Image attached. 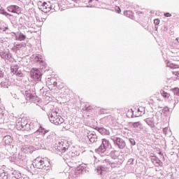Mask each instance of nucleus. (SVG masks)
Wrapping results in <instances>:
<instances>
[{
	"instance_id": "nucleus-39",
	"label": "nucleus",
	"mask_w": 179,
	"mask_h": 179,
	"mask_svg": "<svg viewBox=\"0 0 179 179\" xmlns=\"http://www.w3.org/2000/svg\"><path fill=\"white\" fill-rule=\"evenodd\" d=\"M23 47V44H16L14 45V50H20V48H22Z\"/></svg>"
},
{
	"instance_id": "nucleus-52",
	"label": "nucleus",
	"mask_w": 179,
	"mask_h": 179,
	"mask_svg": "<svg viewBox=\"0 0 179 179\" xmlns=\"http://www.w3.org/2000/svg\"><path fill=\"white\" fill-rule=\"evenodd\" d=\"M4 16H12V15L6 12V13L4 14Z\"/></svg>"
},
{
	"instance_id": "nucleus-16",
	"label": "nucleus",
	"mask_w": 179,
	"mask_h": 179,
	"mask_svg": "<svg viewBox=\"0 0 179 179\" xmlns=\"http://www.w3.org/2000/svg\"><path fill=\"white\" fill-rule=\"evenodd\" d=\"M31 58L34 62H39V64H42L43 66L45 65V62L43 60V56L41 55H34Z\"/></svg>"
},
{
	"instance_id": "nucleus-51",
	"label": "nucleus",
	"mask_w": 179,
	"mask_h": 179,
	"mask_svg": "<svg viewBox=\"0 0 179 179\" xmlns=\"http://www.w3.org/2000/svg\"><path fill=\"white\" fill-rule=\"evenodd\" d=\"M6 13V11H5V10H0V13H1V15H5Z\"/></svg>"
},
{
	"instance_id": "nucleus-27",
	"label": "nucleus",
	"mask_w": 179,
	"mask_h": 179,
	"mask_svg": "<svg viewBox=\"0 0 179 179\" xmlns=\"http://www.w3.org/2000/svg\"><path fill=\"white\" fill-rule=\"evenodd\" d=\"M17 159L21 163H24L26 162V154L22 151L18 154Z\"/></svg>"
},
{
	"instance_id": "nucleus-41",
	"label": "nucleus",
	"mask_w": 179,
	"mask_h": 179,
	"mask_svg": "<svg viewBox=\"0 0 179 179\" xmlns=\"http://www.w3.org/2000/svg\"><path fill=\"white\" fill-rule=\"evenodd\" d=\"M129 142L133 146H135V145H136V143L135 142V140L134 138H130Z\"/></svg>"
},
{
	"instance_id": "nucleus-50",
	"label": "nucleus",
	"mask_w": 179,
	"mask_h": 179,
	"mask_svg": "<svg viewBox=\"0 0 179 179\" xmlns=\"http://www.w3.org/2000/svg\"><path fill=\"white\" fill-rule=\"evenodd\" d=\"M5 41H6V39H5L4 38H0V43H5Z\"/></svg>"
},
{
	"instance_id": "nucleus-42",
	"label": "nucleus",
	"mask_w": 179,
	"mask_h": 179,
	"mask_svg": "<svg viewBox=\"0 0 179 179\" xmlns=\"http://www.w3.org/2000/svg\"><path fill=\"white\" fill-rule=\"evenodd\" d=\"M169 127H165L163 129V132L165 135H167V134H169Z\"/></svg>"
},
{
	"instance_id": "nucleus-44",
	"label": "nucleus",
	"mask_w": 179,
	"mask_h": 179,
	"mask_svg": "<svg viewBox=\"0 0 179 179\" xmlns=\"http://www.w3.org/2000/svg\"><path fill=\"white\" fill-rule=\"evenodd\" d=\"M154 23H155V25H159V24H160V20H159V19H155V20H154Z\"/></svg>"
},
{
	"instance_id": "nucleus-6",
	"label": "nucleus",
	"mask_w": 179,
	"mask_h": 179,
	"mask_svg": "<svg viewBox=\"0 0 179 179\" xmlns=\"http://www.w3.org/2000/svg\"><path fill=\"white\" fill-rule=\"evenodd\" d=\"M102 166H99L96 168V172L98 174H103V173L108 171L111 161L108 159H105L102 160Z\"/></svg>"
},
{
	"instance_id": "nucleus-40",
	"label": "nucleus",
	"mask_w": 179,
	"mask_h": 179,
	"mask_svg": "<svg viewBox=\"0 0 179 179\" xmlns=\"http://www.w3.org/2000/svg\"><path fill=\"white\" fill-rule=\"evenodd\" d=\"M138 113H140L138 114V115H142V114H145V113H143V108H139L138 109Z\"/></svg>"
},
{
	"instance_id": "nucleus-53",
	"label": "nucleus",
	"mask_w": 179,
	"mask_h": 179,
	"mask_svg": "<svg viewBox=\"0 0 179 179\" xmlns=\"http://www.w3.org/2000/svg\"><path fill=\"white\" fill-rule=\"evenodd\" d=\"M3 73H2V71L0 70V78H3Z\"/></svg>"
},
{
	"instance_id": "nucleus-13",
	"label": "nucleus",
	"mask_w": 179,
	"mask_h": 179,
	"mask_svg": "<svg viewBox=\"0 0 179 179\" xmlns=\"http://www.w3.org/2000/svg\"><path fill=\"white\" fill-rule=\"evenodd\" d=\"M10 71L11 73L16 75V76H18L19 78H22L23 76V73L19 71V66L17 65L11 66Z\"/></svg>"
},
{
	"instance_id": "nucleus-8",
	"label": "nucleus",
	"mask_w": 179,
	"mask_h": 179,
	"mask_svg": "<svg viewBox=\"0 0 179 179\" xmlns=\"http://www.w3.org/2000/svg\"><path fill=\"white\" fill-rule=\"evenodd\" d=\"M111 141H113L115 146H117L119 149H124L126 146L125 141L120 137L115 136H110Z\"/></svg>"
},
{
	"instance_id": "nucleus-36",
	"label": "nucleus",
	"mask_w": 179,
	"mask_h": 179,
	"mask_svg": "<svg viewBox=\"0 0 179 179\" xmlns=\"http://www.w3.org/2000/svg\"><path fill=\"white\" fill-rule=\"evenodd\" d=\"M21 122H22V127H23V128H24L26 127V124L28 123L27 118L22 117Z\"/></svg>"
},
{
	"instance_id": "nucleus-20",
	"label": "nucleus",
	"mask_w": 179,
	"mask_h": 179,
	"mask_svg": "<svg viewBox=\"0 0 179 179\" xmlns=\"http://www.w3.org/2000/svg\"><path fill=\"white\" fill-rule=\"evenodd\" d=\"M129 125L131 128H134V129H143V128L141 122H130Z\"/></svg>"
},
{
	"instance_id": "nucleus-10",
	"label": "nucleus",
	"mask_w": 179,
	"mask_h": 179,
	"mask_svg": "<svg viewBox=\"0 0 179 179\" xmlns=\"http://www.w3.org/2000/svg\"><path fill=\"white\" fill-rule=\"evenodd\" d=\"M111 146L110 141L106 138L102 139V143L98 148L99 153H104Z\"/></svg>"
},
{
	"instance_id": "nucleus-18",
	"label": "nucleus",
	"mask_w": 179,
	"mask_h": 179,
	"mask_svg": "<svg viewBox=\"0 0 179 179\" xmlns=\"http://www.w3.org/2000/svg\"><path fill=\"white\" fill-rule=\"evenodd\" d=\"M46 85L48 86H53V87H55L57 86V78L54 77H50L46 80Z\"/></svg>"
},
{
	"instance_id": "nucleus-47",
	"label": "nucleus",
	"mask_w": 179,
	"mask_h": 179,
	"mask_svg": "<svg viewBox=\"0 0 179 179\" xmlns=\"http://www.w3.org/2000/svg\"><path fill=\"white\" fill-rule=\"evenodd\" d=\"M164 16L165 17H171V14H170V13H166Z\"/></svg>"
},
{
	"instance_id": "nucleus-25",
	"label": "nucleus",
	"mask_w": 179,
	"mask_h": 179,
	"mask_svg": "<svg viewBox=\"0 0 179 179\" xmlns=\"http://www.w3.org/2000/svg\"><path fill=\"white\" fill-rule=\"evenodd\" d=\"M97 131L101 135H110V131L104 127H98Z\"/></svg>"
},
{
	"instance_id": "nucleus-59",
	"label": "nucleus",
	"mask_w": 179,
	"mask_h": 179,
	"mask_svg": "<svg viewBox=\"0 0 179 179\" xmlns=\"http://www.w3.org/2000/svg\"><path fill=\"white\" fill-rule=\"evenodd\" d=\"M74 2H76V1H78V0H73Z\"/></svg>"
},
{
	"instance_id": "nucleus-2",
	"label": "nucleus",
	"mask_w": 179,
	"mask_h": 179,
	"mask_svg": "<svg viewBox=\"0 0 179 179\" xmlns=\"http://www.w3.org/2000/svg\"><path fill=\"white\" fill-rule=\"evenodd\" d=\"M58 111V109H52V111L49 112L48 114L49 120L55 125H61V124H64L65 122V120L59 115Z\"/></svg>"
},
{
	"instance_id": "nucleus-11",
	"label": "nucleus",
	"mask_w": 179,
	"mask_h": 179,
	"mask_svg": "<svg viewBox=\"0 0 179 179\" xmlns=\"http://www.w3.org/2000/svg\"><path fill=\"white\" fill-rule=\"evenodd\" d=\"M7 10L12 13H16L17 15H20V13H22V8L16 5L9 6L7 8Z\"/></svg>"
},
{
	"instance_id": "nucleus-56",
	"label": "nucleus",
	"mask_w": 179,
	"mask_h": 179,
	"mask_svg": "<svg viewBox=\"0 0 179 179\" xmlns=\"http://www.w3.org/2000/svg\"><path fill=\"white\" fill-rule=\"evenodd\" d=\"M35 128H36V124H34V129H33L34 131H36V129H35Z\"/></svg>"
},
{
	"instance_id": "nucleus-26",
	"label": "nucleus",
	"mask_w": 179,
	"mask_h": 179,
	"mask_svg": "<svg viewBox=\"0 0 179 179\" xmlns=\"http://www.w3.org/2000/svg\"><path fill=\"white\" fill-rule=\"evenodd\" d=\"M22 117H19L17 120H16V129L18 131H23V127L22 126Z\"/></svg>"
},
{
	"instance_id": "nucleus-17",
	"label": "nucleus",
	"mask_w": 179,
	"mask_h": 179,
	"mask_svg": "<svg viewBox=\"0 0 179 179\" xmlns=\"http://www.w3.org/2000/svg\"><path fill=\"white\" fill-rule=\"evenodd\" d=\"M12 179H24V175H22L19 171L14 170L11 173Z\"/></svg>"
},
{
	"instance_id": "nucleus-19",
	"label": "nucleus",
	"mask_w": 179,
	"mask_h": 179,
	"mask_svg": "<svg viewBox=\"0 0 179 179\" xmlns=\"http://www.w3.org/2000/svg\"><path fill=\"white\" fill-rule=\"evenodd\" d=\"M69 145H66V143L61 142L59 143V145L57 146L58 150L59 152H62V153H64V152H66L68 150Z\"/></svg>"
},
{
	"instance_id": "nucleus-3",
	"label": "nucleus",
	"mask_w": 179,
	"mask_h": 179,
	"mask_svg": "<svg viewBox=\"0 0 179 179\" xmlns=\"http://www.w3.org/2000/svg\"><path fill=\"white\" fill-rule=\"evenodd\" d=\"M32 166L35 169L50 170L51 164H50V159L48 158L37 157L33 161Z\"/></svg>"
},
{
	"instance_id": "nucleus-4",
	"label": "nucleus",
	"mask_w": 179,
	"mask_h": 179,
	"mask_svg": "<svg viewBox=\"0 0 179 179\" xmlns=\"http://www.w3.org/2000/svg\"><path fill=\"white\" fill-rule=\"evenodd\" d=\"M34 136H36L38 138L43 136L44 141H51V138L54 136V133H48V131L45 130V129L40 127L34 132Z\"/></svg>"
},
{
	"instance_id": "nucleus-37",
	"label": "nucleus",
	"mask_w": 179,
	"mask_h": 179,
	"mask_svg": "<svg viewBox=\"0 0 179 179\" xmlns=\"http://www.w3.org/2000/svg\"><path fill=\"white\" fill-rule=\"evenodd\" d=\"M124 15L127 16V17H132L133 16V14H132V11L131 10H127V11H125L124 13Z\"/></svg>"
},
{
	"instance_id": "nucleus-31",
	"label": "nucleus",
	"mask_w": 179,
	"mask_h": 179,
	"mask_svg": "<svg viewBox=\"0 0 179 179\" xmlns=\"http://www.w3.org/2000/svg\"><path fill=\"white\" fill-rule=\"evenodd\" d=\"M110 156L112 159H117L120 156V152L117 150L111 151Z\"/></svg>"
},
{
	"instance_id": "nucleus-22",
	"label": "nucleus",
	"mask_w": 179,
	"mask_h": 179,
	"mask_svg": "<svg viewBox=\"0 0 179 179\" xmlns=\"http://www.w3.org/2000/svg\"><path fill=\"white\" fill-rule=\"evenodd\" d=\"M62 156L64 160H69V159H72V157L75 156V153H73V152H69V153L62 152Z\"/></svg>"
},
{
	"instance_id": "nucleus-5",
	"label": "nucleus",
	"mask_w": 179,
	"mask_h": 179,
	"mask_svg": "<svg viewBox=\"0 0 179 179\" xmlns=\"http://www.w3.org/2000/svg\"><path fill=\"white\" fill-rule=\"evenodd\" d=\"M86 171V165L81 164L78 166L76 169H70L68 173L69 178L75 179L78 178L80 174H83Z\"/></svg>"
},
{
	"instance_id": "nucleus-32",
	"label": "nucleus",
	"mask_w": 179,
	"mask_h": 179,
	"mask_svg": "<svg viewBox=\"0 0 179 179\" xmlns=\"http://www.w3.org/2000/svg\"><path fill=\"white\" fill-rule=\"evenodd\" d=\"M100 176H102L103 179H113L108 171L104 172L103 174H100Z\"/></svg>"
},
{
	"instance_id": "nucleus-12",
	"label": "nucleus",
	"mask_w": 179,
	"mask_h": 179,
	"mask_svg": "<svg viewBox=\"0 0 179 179\" xmlns=\"http://www.w3.org/2000/svg\"><path fill=\"white\" fill-rule=\"evenodd\" d=\"M21 151H22L23 153H33L36 151V148L29 145H22Z\"/></svg>"
},
{
	"instance_id": "nucleus-60",
	"label": "nucleus",
	"mask_w": 179,
	"mask_h": 179,
	"mask_svg": "<svg viewBox=\"0 0 179 179\" xmlns=\"http://www.w3.org/2000/svg\"><path fill=\"white\" fill-rule=\"evenodd\" d=\"M177 103H178L177 101H175V104H177Z\"/></svg>"
},
{
	"instance_id": "nucleus-55",
	"label": "nucleus",
	"mask_w": 179,
	"mask_h": 179,
	"mask_svg": "<svg viewBox=\"0 0 179 179\" xmlns=\"http://www.w3.org/2000/svg\"><path fill=\"white\" fill-rule=\"evenodd\" d=\"M87 8H94V6H87Z\"/></svg>"
},
{
	"instance_id": "nucleus-14",
	"label": "nucleus",
	"mask_w": 179,
	"mask_h": 179,
	"mask_svg": "<svg viewBox=\"0 0 179 179\" xmlns=\"http://www.w3.org/2000/svg\"><path fill=\"white\" fill-rule=\"evenodd\" d=\"M89 135H90V131L87 129H83L79 138L81 141H85L89 138Z\"/></svg>"
},
{
	"instance_id": "nucleus-21",
	"label": "nucleus",
	"mask_w": 179,
	"mask_h": 179,
	"mask_svg": "<svg viewBox=\"0 0 179 179\" xmlns=\"http://www.w3.org/2000/svg\"><path fill=\"white\" fill-rule=\"evenodd\" d=\"M3 142L5 145H10L13 142V138L12 136L7 135L3 138Z\"/></svg>"
},
{
	"instance_id": "nucleus-33",
	"label": "nucleus",
	"mask_w": 179,
	"mask_h": 179,
	"mask_svg": "<svg viewBox=\"0 0 179 179\" xmlns=\"http://www.w3.org/2000/svg\"><path fill=\"white\" fill-rule=\"evenodd\" d=\"M120 164H121V162L118 163L117 162H110V167H111L112 169H115V167H120Z\"/></svg>"
},
{
	"instance_id": "nucleus-43",
	"label": "nucleus",
	"mask_w": 179,
	"mask_h": 179,
	"mask_svg": "<svg viewBox=\"0 0 179 179\" xmlns=\"http://www.w3.org/2000/svg\"><path fill=\"white\" fill-rule=\"evenodd\" d=\"M11 94H12V96H13V97L14 98V99H19V97H18V96H17V94H16V93H15L14 92H11Z\"/></svg>"
},
{
	"instance_id": "nucleus-46",
	"label": "nucleus",
	"mask_w": 179,
	"mask_h": 179,
	"mask_svg": "<svg viewBox=\"0 0 179 179\" xmlns=\"http://www.w3.org/2000/svg\"><path fill=\"white\" fill-rule=\"evenodd\" d=\"M169 111H170V109L169 108V107L164 108L163 109L164 113H169Z\"/></svg>"
},
{
	"instance_id": "nucleus-61",
	"label": "nucleus",
	"mask_w": 179,
	"mask_h": 179,
	"mask_svg": "<svg viewBox=\"0 0 179 179\" xmlns=\"http://www.w3.org/2000/svg\"><path fill=\"white\" fill-rule=\"evenodd\" d=\"M3 87H7L4 85Z\"/></svg>"
},
{
	"instance_id": "nucleus-29",
	"label": "nucleus",
	"mask_w": 179,
	"mask_h": 179,
	"mask_svg": "<svg viewBox=\"0 0 179 179\" xmlns=\"http://www.w3.org/2000/svg\"><path fill=\"white\" fill-rule=\"evenodd\" d=\"M15 38L18 41H24V40H26V36L22 33H20L18 35H16Z\"/></svg>"
},
{
	"instance_id": "nucleus-48",
	"label": "nucleus",
	"mask_w": 179,
	"mask_h": 179,
	"mask_svg": "<svg viewBox=\"0 0 179 179\" xmlns=\"http://www.w3.org/2000/svg\"><path fill=\"white\" fill-rule=\"evenodd\" d=\"M84 110H86V111H90V110H92V106H85Z\"/></svg>"
},
{
	"instance_id": "nucleus-58",
	"label": "nucleus",
	"mask_w": 179,
	"mask_h": 179,
	"mask_svg": "<svg viewBox=\"0 0 179 179\" xmlns=\"http://www.w3.org/2000/svg\"><path fill=\"white\" fill-rule=\"evenodd\" d=\"M1 86H3V83H1Z\"/></svg>"
},
{
	"instance_id": "nucleus-54",
	"label": "nucleus",
	"mask_w": 179,
	"mask_h": 179,
	"mask_svg": "<svg viewBox=\"0 0 179 179\" xmlns=\"http://www.w3.org/2000/svg\"><path fill=\"white\" fill-rule=\"evenodd\" d=\"M158 28H159V25H155V30H157Z\"/></svg>"
},
{
	"instance_id": "nucleus-35",
	"label": "nucleus",
	"mask_w": 179,
	"mask_h": 179,
	"mask_svg": "<svg viewBox=\"0 0 179 179\" xmlns=\"http://www.w3.org/2000/svg\"><path fill=\"white\" fill-rule=\"evenodd\" d=\"M161 94H162V97H164V99H169V97H170V94H169L163 90L161 91Z\"/></svg>"
},
{
	"instance_id": "nucleus-49",
	"label": "nucleus",
	"mask_w": 179,
	"mask_h": 179,
	"mask_svg": "<svg viewBox=\"0 0 179 179\" xmlns=\"http://www.w3.org/2000/svg\"><path fill=\"white\" fill-rule=\"evenodd\" d=\"M1 30H2L3 31H6L8 30V27H0Z\"/></svg>"
},
{
	"instance_id": "nucleus-15",
	"label": "nucleus",
	"mask_w": 179,
	"mask_h": 179,
	"mask_svg": "<svg viewBox=\"0 0 179 179\" xmlns=\"http://www.w3.org/2000/svg\"><path fill=\"white\" fill-rule=\"evenodd\" d=\"M0 56L3 59H7V61H9L10 62L13 61L12 54L9 52H0Z\"/></svg>"
},
{
	"instance_id": "nucleus-45",
	"label": "nucleus",
	"mask_w": 179,
	"mask_h": 179,
	"mask_svg": "<svg viewBox=\"0 0 179 179\" xmlns=\"http://www.w3.org/2000/svg\"><path fill=\"white\" fill-rule=\"evenodd\" d=\"M115 12H116L117 13H121V8H120V7L116 6V8H115Z\"/></svg>"
},
{
	"instance_id": "nucleus-38",
	"label": "nucleus",
	"mask_w": 179,
	"mask_h": 179,
	"mask_svg": "<svg viewBox=\"0 0 179 179\" xmlns=\"http://www.w3.org/2000/svg\"><path fill=\"white\" fill-rule=\"evenodd\" d=\"M0 179H8V175L5 172L0 173Z\"/></svg>"
},
{
	"instance_id": "nucleus-30",
	"label": "nucleus",
	"mask_w": 179,
	"mask_h": 179,
	"mask_svg": "<svg viewBox=\"0 0 179 179\" xmlns=\"http://www.w3.org/2000/svg\"><path fill=\"white\" fill-rule=\"evenodd\" d=\"M166 66H168V68H171V69H178V68H179V66L178 64L171 63L170 62H167Z\"/></svg>"
},
{
	"instance_id": "nucleus-9",
	"label": "nucleus",
	"mask_w": 179,
	"mask_h": 179,
	"mask_svg": "<svg viewBox=\"0 0 179 179\" xmlns=\"http://www.w3.org/2000/svg\"><path fill=\"white\" fill-rule=\"evenodd\" d=\"M41 71L38 69H31L30 71V76L34 80H41Z\"/></svg>"
},
{
	"instance_id": "nucleus-57",
	"label": "nucleus",
	"mask_w": 179,
	"mask_h": 179,
	"mask_svg": "<svg viewBox=\"0 0 179 179\" xmlns=\"http://www.w3.org/2000/svg\"><path fill=\"white\" fill-rule=\"evenodd\" d=\"M176 40L178 41V43H179V38H177Z\"/></svg>"
},
{
	"instance_id": "nucleus-7",
	"label": "nucleus",
	"mask_w": 179,
	"mask_h": 179,
	"mask_svg": "<svg viewBox=\"0 0 179 179\" xmlns=\"http://www.w3.org/2000/svg\"><path fill=\"white\" fill-rule=\"evenodd\" d=\"M25 99L27 101H29L30 103H36V101H38V97L36 96V92L33 90L25 91Z\"/></svg>"
},
{
	"instance_id": "nucleus-62",
	"label": "nucleus",
	"mask_w": 179,
	"mask_h": 179,
	"mask_svg": "<svg viewBox=\"0 0 179 179\" xmlns=\"http://www.w3.org/2000/svg\"><path fill=\"white\" fill-rule=\"evenodd\" d=\"M115 1H117V0H115Z\"/></svg>"
},
{
	"instance_id": "nucleus-28",
	"label": "nucleus",
	"mask_w": 179,
	"mask_h": 179,
	"mask_svg": "<svg viewBox=\"0 0 179 179\" xmlns=\"http://www.w3.org/2000/svg\"><path fill=\"white\" fill-rule=\"evenodd\" d=\"M31 129H34V123L29 122L25 125V127L22 129V131H30Z\"/></svg>"
},
{
	"instance_id": "nucleus-34",
	"label": "nucleus",
	"mask_w": 179,
	"mask_h": 179,
	"mask_svg": "<svg viewBox=\"0 0 179 179\" xmlns=\"http://www.w3.org/2000/svg\"><path fill=\"white\" fill-rule=\"evenodd\" d=\"M152 162L155 163L156 164H158V166H162V161H160V159H159V158H157V157H155L152 159Z\"/></svg>"
},
{
	"instance_id": "nucleus-1",
	"label": "nucleus",
	"mask_w": 179,
	"mask_h": 179,
	"mask_svg": "<svg viewBox=\"0 0 179 179\" xmlns=\"http://www.w3.org/2000/svg\"><path fill=\"white\" fill-rule=\"evenodd\" d=\"M38 8L42 12L47 13L52 9H54L55 12L59 10V5L58 4V0H50L48 3L45 1L38 2Z\"/></svg>"
},
{
	"instance_id": "nucleus-24",
	"label": "nucleus",
	"mask_w": 179,
	"mask_h": 179,
	"mask_svg": "<svg viewBox=\"0 0 179 179\" xmlns=\"http://www.w3.org/2000/svg\"><path fill=\"white\" fill-rule=\"evenodd\" d=\"M145 122L149 125V127H151V128H153L155 127V119L153 117H148L145 120Z\"/></svg>"
},
{
	"instance_id": "nucleus-23",
	"label": "nucleus",
	"mask_w": 179,
	"mask_h": 179,
	"mask_svg": "<svg viewBox=\"0 0 179 179\" xmlns=\"http://www.w3.org/2000/svg\"><path fill=\"white\" fill-rule=\"evenodd\" d=\"M87 139L92 143H94V142H97V135H96V134H90V135L88 136Z\"/></svg>"
}]
</instances>
